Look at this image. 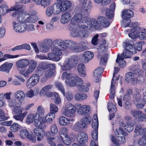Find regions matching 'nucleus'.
<instances>
[{"label": "nucleus", "mask_w": 146, "mask_h": 146, "mask_svg": "<svg viewBox=\"0 0 146 146\" xmlns=\"http://www.w3.org/2000/svg\"><path fill=\"white\" fill-rule=\"evenodd\" d=\"M134 43L131 40H127L126 42H123V46L125 50L120 57L122 58H130L131 57L132 54L136 53V48L133 46Z\"/></svg>", "instance_id": "nucleus-1"}, {"label": "nucleus", "mask_w": 146, "mask_h": 146, "mask_svg": "<svg viewBox=\"0 0 146 146\" xmlns=\"http://www.w3.org/2000/svg\"><path fill=\"white\" fill-rule=\"evenodd\" d=\"M78 62L77 56H73L67 59L64 62L62 65L61 63L59 64L60 65L62 70H69L72 68L76 67Z\"/></svg>", "instance_id": "nucleus-2"}, {"label": "nucleus", "mask_w": 146, "mask_h": 146, "mask_svg": "<svg viewBox=\"0 0 146 146\" xmlns=\"http://www.w3.org/2000/svg\"><path fill=\"white\" fill-rule=\"evenodd\" d=\"M85 15H86L85 14ZM87 15L82 16L80 13L75 15L71 19L70 22L72 25H76L78 23V26L80 28L84 29L86 27V25L85 24L86 19Z\"/></svg>", "instance_id": "nucleus-3"}, {"label": "nucleus", "mask_w": 146, "mask_h": 146, "mask_svg": "<svg viewBox=\"0 0 146 146\" xmlns=\"http://www.w3.org/2000/svg\"><path fill=\"white\" fill-rule=\"evenodd\" d=\"M63 42V40L59 39L56 40L53 42V45L54 46L51 48V51L56 55L60 56L62 54L61 51L65 50V49H62L64 44H62L63 42Z\"/></svg>", "instance_id": "nucleus-4"}, {"label": "nucleus", "mask_w": 146, "mask_h": 146, "mask_svg": "<svg viewBox=\"0 0 146 146\" xmlns=\"http://www.w3.org/2000/svg\"><path fill=\"white\" fill-rule=\"evenodd\" d=\"M62 44H64V46L62 49L66 50L68 48L69 50L74 51H78L80 46L79 44L76 42L71 40H66L63 41Z\"/></svg>", "instance_id": "nucleus-5"}, {"label": "nucleus", "mask_w": 146, "mask_h": 146, "mask_svg": "<svg viewBox=\"0 0 146 146\" xmlns=\"http://www.w3.org/2000/svg\"><path fill=\"white\" fill-rule=\"evenodd\" d=\"M65 82L68 85L71 86H77L79 87L83 84L82 79L77 76L70 77L66 80Z\"/></svg>", "instance_id": "nucleus-6"}, {"label": "nucleus", "mask_w": 146, "mask_h": 146, "mask_svg": "<svg viewBox=\"0 0 146 146\" xmlns=\"http://www.w3.org/2000/svg\"><path fill=\"white\" fill-rule=\"evenodd\" d=\"M77 31V28H74L72 31L71 35L74 37H78L83 38L86 37L89 35V32L85 29H81Z\"/></svg>", "instance_id": "nucleus-7"}, {"label": "nucleus", "mask_w": 146, "mask_h": 146, "mask_svg": "<svg viewBox=\"0 0 146 146\" xmlns=\"http://www.w3.org/2000/svg\"><path fill=\"white\" fill-rule=\"evenodd\" d=\"M20 130L19 135L21 138L25 139L27 138L35 143L36 142V136L30 134L28 131L26 129L19 128Z\"/></svg>", "instance_id": "nucleus-8"}, {"label": "nucleus", "mask_w": 146, "mask_h": 146, "mask_svg": "<svg viewBox=\"0 0 146 146\" xmlns=\"http://www.w3.org/2000/svg\"><path fill=\"white\" fill-rule=\"evenodd\" d=\"M76 110L75 107L71 104L66 105L65 108L62 111V114L68 117H72L74 116V113Z\"/></svg>", "instance_id": "nucleus-9"}, {"label": "nucleus", "mask_w": 146, "mask_h": 146, "mask_svg": "<svg viewBox=\"0 0 146 146\" xmlns=\"http://www.w3.org/2000/svg\"><path fill=\"white\" fill-rule=\"evenodd\" d=\"M13 27L14 30L19 33L25 31L27 29V25L24 23H17L15 22H13Z\"/></svg>", "instance_id": "nucleus-10"}, {"label": "nucleus", "mask_w": 146, "mask_h": 146, "mask_svg": "<svg viewBox=\"0 0 146 146\" xmlns=\"http://www.w3.org/2000/svg\"><path fill=\"white\" fill-rule=\"evenodd\" d=\"M130 114L134 118L138 119V121H137V123L139 121H143V119H146V114L143 113L141 111L137 110H132L130 111Z\"/></svg>", "instance_id": "nucleus-11"}, {"label": "nucleus", "mask_w": 146, "mask_h": 146, "mask_svg": "<svg viewBox=\"0 0 146 146\" xmlns=\"http://www.w3.org/2000/svg\"><path fill=\"white\" fill-rule=\"evenodd\" d=\"M39 76L36 74H33L27 80L26 85L27 87L35 86L39 82Z\"/></svg>", "instance_id": "nucleus-12"}, {"label": "nucleus", "mask_w": 146, "mask_h": 146, "mask_svg": "<svg viewBox=\"0 0 146 146\" xmlns=\"http://www.w3.org/2000/svg\"><path fill=\"white\" fill-rule=\"evenodd\" d=\"M86 21L85 24L86 25V27L87 29H90L93 27L96 29H98L97 25L99 24H98V21L95 19H92L91 20L90 18L88 17V16L86 17Z\"/></svg>", "instance_id": "nucleus-13"}, {"label": "nucleus", "mask_w": 146, "mask_h": 146, "mask_svg": "<svg viewBox=\"0 0 146 146\" xmlns=\"http://www.w3.org/2000/svg\"><path fill=\"white\" fill-rule=\"evenodd\" d=\"M134 27L131 29V32L128 34L129 36L135 39L138 38L139 31H141L140 28L138 26L137 22L133 24Z\"/></svg>", "instance_id": "nucleus-14"}, {"label": "nucleus", "mask_w": 146, "mask_h": 146, "mask_svg": "<svg viewBox=\"0 0 146 146\" xmlns=\"http://www.w3.org/2000/svg\"><path fill=\"white\" fill-rule=\"evenodd\" d=\"M29 64V60L27 59H23L17 61L16 63V66L17 69L19 71L20 74V70H24L25 68Z\"/></svg>", "instance_id": "nucleus-15"}, {"label": "nucleus", "mask_w": 146, "mask_h": 146, "mask_svg": "<svg viewBox=\"0 0 146 146\" xmlns=\"http://www.w3.org/2000/svg\"><path fill=\"white\" fill-rule=\"evenodd\" d=\"M99 35H96L93 36L92 38L91 43L94 46H96L95 48L98 49L102 48L101 50L104 48V45L106 43V40H104L103 43L101 44L100 43H99L98 40V39Z\"/></svg>", "instance_id": "nucleus-16"}, {"label": "nucleus", "mask_w": 146, "mask_h": 146, "mask_svg": "<svg viewBox=\"0 0 146 146\" xmlns=\"http://www.w3.org/2000/svg\"><path fill=\"white\" fill-rule=\"evenodd\" d=\"M92 4L90 0H84L82 6L84 8V12L86 15L88 16L92 8Z\"/></svg>", "instance_id": "nucleus-17"}, {"label": "nucleus", "mask_w": 146, "mask_h": 146, "mask_svg": "<svg viewBox=\"0 0 146 146\" xmlns=\"http://www.w3.org/2000/svg\"><path fill=\"white\" fill-rule=\"evenodd\" d=\"M98 53L99 55L98 56V57L99 58L101 57L100 62V64L102 65H106L108 58V54H105L104 51H101L100 50L98 51Z\"/></svg>", "instance_id": "nucleus-18"}, {"label": "nucleus", "mask_w": 146, "mask_h": 146, "mask_svg": "<svg viewBox=\"0 0 146 146\" xmlns=\"http://www.w3.org/2000/svg\"><path fill=\"white\" fill-rule=\"evenodd\" d=\"M52 41L51 39L46 40L41 46L42 49L41 51L43 52L48 51L52 46Z\"/></svg>", "instance_id": "nucleus-19"}, {"label": "nucleus", "mask_w": 146, "mask_h": 146, "mask_svg": "<svg viewBox=\"0 0 146 146\" xmlns=\"http://www.w3.org/2000/svg\"><path fill=\"white\" fill-rule=\"evenodd\" d=\"M97 20L98 21V24L100 25V26H102L104 27H107L110 24V23L107 20V19L103 17L100 16L98 18Z\"/></svg>", "instance_id": "nucleus-20"}, {"label": "nucleus", "mask_w": 146, "mask_h": 146, "mask_svg": "<svg viewBox=\"0 0 146 146\" xmlns=\"http://www.w3.org/2000/svg\"><path fill=\"white\" fill-rule=\"evenodd\" d=\"M90 108L88 106L84 105L78 109L77 113L80 115H85L89 113Z\"/></svg>", "instance_id": "nucleus-21"}, {"label": "nucleus", "mask_w": 146, "mask_h": 146, "mask_svg": "<svg viewBox=\"0 0 146 146\" xmlns=\"http://www.w3.org/2000/svg\"><path fill=\"white\" fill-rule=\"evenodd\" d=\"M87 134L84 132H82L78 134L77 140L80 143H85L88 141Z\"/></svg>", "instance_id": "nucleus-22"}, {"label": "nucleus", "mask_w": 146, "mask_h": 146, "mask_svg": "<svg viewBox=\"0 0 146 146\" xmlns=\"http://www.w3.org/2000/svg\"><path fill=\"white\" fill-rule=\"evenodd\" d=\"M33 13L30 16L26 17L25 20V23H34L36 22L38 19V17L35 15L36 12L33 11Z\"/></svg>", "instance_id": "nucleus-23"}, {"label": "nucleus", "mask_w": 146, "mask_h": 146, "mask_svg": "<svg viewBox=\"0 0 146 146\" xmlns=\"http://www.w3.org/2000/svg\"><path fill=\"white\" fill-rule=\"evenodd\" d=\"M104 71L103 68L102 67L98 68L94 72V76L96 78V82L98 83L100 81V76L103 73Z\"/></svg>", "instance_id": "nucleus-24"}, {"label": "nucleus", "mask_w": 146, "mask_h": 146, "mask_svg": "<svg viewBox=\"0 0 146 146\" xmlns=\"http://www.w3.org/2000/svg\"><path fill=\"white\" fill-rule=\"evenodd\" d=\"M94 56V54L92 52L90 51L85 52L82 57L83 61L85 62H87L92 59Z\"/></svg>", "instance_id": "nucleus-25"}, {"label": "nucleus", "mask_w": 146, "mask_h": 146, "mask_svg": "<svg viewBox=\"0 0 146 146\" xmlns=\"http://www.w3.org/2000/svg\"><path fill=\"white\" fill-rule=\"evenodd\" d=\"M77 69L80 76L82 77H85L86 75L85 66L82 63L79 64L78 66Z\"/></svg>", "instance_id": "nucleus-26"}, {"label": "nucleus", "mask_w": 146, "mask_h": 146, "mask_svg": "<svg viewBox=\"0 0 146 146\" xmlns=\"http://www.w3.org/2000/svg\"><path fill=\"white\" fill-rule=\"evenodd\" d=\"M35 69L34 68L29 66L27 69L26 70L25 69L24 70H20V74L23 75L26 77H29V75L31 74Z\"/></svg>", "instance_id": "nucleus-27"}, {"label": "nucleus", "mask_w": 146, "mask_h": 146, "mask_svg": "<svg viewBox=\"0 0 146 146\" xmlns=\"http://www.w3.org/2000/svg\"><path fill=\"white\" fill-rule=\"evenodd\" d=\"M25 96L24 92L21 90L17 91L15 94L16 98L20 102L24 100Z\"/></svg>", "instance_id": "nucleus-28"}, {"label": "nucleus", "mask_w": 146, "mask_h": 146, "mask_svg": "<svg viewBox=\"0 0 146 146\" xmlns=\"http://www.w3.org/2000/svg\"><path fill=\"white\" fill-rule=\"evenodd\" d=\"M133 73L137 75H140L138 78V80L140 81L139 82H142L143 81L144 77L142 76L144 74V71L141 69L139 68H136L133 71Z\"/></svg>", "instance_id": "nucleus-29"}, {"label": "nucleus", "mask_w": 146, "mask_h": 146, "mask_svg": "<svg viewBox=\"0 0 146 146\" xmlns=\"http://www.w3.org/2000/svg\"><path fill=\"white\" fill-rule=\"evenodd\" d=\"M71 15L69 13L65 12L61 16V21L62 24L67 23L70 19Z\"/></svg>", "instance_id": "nucleus-30"}, {"label": "nucleus", "mask_w": 146, "mask_h": 146, "mask_svg": "<svg viewBox=\"0 0 146 146\" xmlns=\"http://www.w3.org/2000/svg\"><path fill=\"white\" fill-rule=\"evenodd\" d=\"M133 15V12L131 10H126L123 12L122 17L123 19H130Z\"/></svg>", "instance_id": "nucleus-31"}, {"label": "nucleus", "mask_w": 146, "mask_h": 146, "mask_svg": "<svg viewBox=\"0 0 146 146\" xmlns=\"http://www.w3.org/2000/svg\"><path fill=\"white\" fill-rule=\"evenodd\" d=\"M33 1L37 5H40L44 8L48 5L50 3V0H33Z\"/></svg>", "instance_id": "nucleus-32"}, {"label": "nucleus", "mask_w": 146, "mask_h": 146, "mask_svg": "<svg viewBox=\"0 0 146 146\" xmlns=\"http://www.w3.org/2000/svg\"><path fill=\"white\" fill-rule=\"evenodd\" d=\"M75 99L78 101H81L86 99L87 96L86 94L82 93H76L74 95Z\"/></svg>", "instance_id": "nucleus-33"}, {"label": "nucleus", "mask_w": 146, "mask_h": 146, "mask_svg": "<svg viewBox=\"0 0 146 146\" xmlns=\"http://www.w3.org/2000/svg\"><path fill=\"white\" fill-rule=\"evenodd\" d=\"M50 132L46 133V136L49 144L51 146H56L54 141H55V137L50 134Z\"/></svg>", "instance_id": "nucleus-34"}, {"label": "nucleus", "mask_w": 146, "mask_h": 146, "mask_svg": "<svg viewBox=\"0 0 146 146\" xmlns=\"http://www.w3.org/2000/svg\"><path fill=\"white\" fill-rule=\"evenodd\" d=\"M84 125L82 124L81 122H78L75 124L73 127V129L76 131L80 132L83 130V129L85 127Z\"/></svg>", "instance_id": "nucleus-35"}, {"label": "nucleus", "mask_w": 146, "mask_h": 146, "mask_svg": "<svg viewBox=\"0 0 146 146\" xmlns=\"http://www.w3.org/2000/svg\"><path fill=\"white\" fill-rule=\"evenodd\" d=\"M46 59L54 61H58L60 59V56L56 55L53 53H49L48 54V58Z\"/></svg>", "instance_id": "nucleus-36"}, {"label": "nucleus", "mask_w": 146, "mask_h": 146, "mask_svg": "<svg viewBox=\"0 0 146 146\" xmlns=\"http://www.w3.org/2000/svg\"><path fill=\"white\" fill-rule=\"evenodd\" d=\"M52 6V8H53L54 14H58L61 12L64 11L60 4H54Z\"/></svg>", "instance_id": "nucleus-37"}, {"label": "nucleus", "mask_w": 146, "mask_h": 146, "mask_svg": "<svg viewBox=\"0 0 146 146\" xmlns=\"http://www.w3.org/2000/svg\"><path fill=\"white\" fill-rule=\"evenodd\" d=\"M25 13H24V11L21 10H19L18 12V15L17 16V21L20 23H25V18H26L24 16Z\"/></svg>", "instance_id": "nucleus-38"}, {"label": "nucleus", "mask_w": 146, "mask_h": 146, "mask_svg": "<svg viewBox=\"0 0 146 146\" xmlns=\"http://www.w3.org/2000/svg\"><path fill=\"white\" fill-rule=\"evenodd\" d=\"M34 121L36 126L41 129L45 127L44 123L41 119L38 117L37 119H35Z\"/></svg>", "instance_id": "nucleus-39"}, {"label": "nucleus", "mask_w": 146, "mask_h": 146, "mask_svg": "<svg viewBox=\"0 0 146 146\" xmlns=\"http://www.w3.org/2000/svg\"><path fill=\"white\" fill-rule=\"evenodd\" d=\"M70 121V119H67L63 116L60 117L59 118V123L60 125H66L68 124Z\"/></svg>", "instance_id": "nucleus-40"}, {"label": "nucleus", "mask_w": 146, "mask_h": 146, "mask_svg": "<svg viewBox=\"0 0 146 146\" xmlns=\"http://www.w3.org/2000/svg\"><path fill=\"white\" fill-rule=\"evenodd\" d=\"M124 59L120 57V54L118 55L116 62L119 64V66L121 68L124 67L126 65V62L123 60Z\"/></svg>", "instance_id": "nucleus-41"}, {"label": "nucleus", "mask_w": 146, "mask_h": 146, "mask_svg": "<svg viewBox=\"0 0 146 146\" xmlns=\"http://www.w3.org/2000/svg\"><path fill=\"white\" fill-rule=\"evenodd\" d=\"M53 86L52 85H48L43 87L41 90V91L44 92L48 96H51L52 94L51 92L49 93V90L52 88Z\"/></svg>", "instance_id": "nucleus-42"}, {"label": "nucleus", "mask_w": 146, "mask_h": 146, "mask_svg": "<svg viewBox=\"0 0 146 146\" xmlns=\"http://www.w3.org/2000/svg\"><path fill=\"white\" fill-rule=\"evenodd\" d=\"M63 11L69 9L71 5V3L68 1H65L60 5Z\"/></svg>", "instance_id": "nucleus-43"}, {"label": "nucleus", "mask_w": 146, "mask_h": 146, "mask_svg": "<svg viewBox=\"0 0 146 146\" xmlns=\"http://www.w3.org/2000/svg\"><path fill=\"white\" fill-rule=\"evenodd\" d=\"M50 113L52 115H55V113L58 111V108L56 105L53 104H51L50 105Z\"/></svg>", "instance_id": "nucleus-44"}, {"label": "nucleus", "mask_w": 146, "mask_h": 146, "mask_svg": "<svg viewBox=\"0 0 146 146\" xmlns=\"http://www.w3.org/2000/svg\"><path fill=\"white\" fill-rule=\"evenodd\" d=\"M8 7L6 5H3L0 6V15H3L6 14L8 11Z\"/></svg>", "instance_id": "nucleus-45"}, {"label": "nucleus", "mask_w": 146, "mask_h": 146, "mask_svg": "<svg viewBox=\"0 0 146 146\" xmlns=\"http://www.w3.org/2000/svg\"><path fill=\"white\" fill-rule=\"evenodd\" d=\"M9 67V63L6 62L2 65L0 67V71H5L7 73H8Z\"/></svg>", "instance_id": "nucleus-46"}, {"label": "nucleus", "mask_w": 146, "mask_h": 146, "mask_svg": "<svg viewBox=\"0 0 146 146\" xmlns=\"http://www.w3.org/2000/svg\"><path fill=\"white\" fill-rule=\"evenodd\" d=\"M131 23V20L130 19H123V24L125 27H133V24L134 23Z\"/></svg>", "instance_id": "nucleus-47"}, {"label": "nucleus", "mask_w": 146, "mask_h": 146, "mask_svg": "<svg viewBox=\"0 0 146 146\" xmlns=\"http://www.w3.org/2000/svg\"><path fill=\"white\" fill-rule=\"evenodd\" d=\"M134 78V74L132 72H129L126 73L125 77V80L128 82H130L131 80Z\"/></svg>", "instance_id": "nucleus-48"}, {"label": "nucleus", "mask_w": 146, "mask_h": 146, "mask_svg": "<svg viewBox=\"0 0 146 146\" xmlns=\"http://www.w3.org/2000/svg\"><path fill=\"white\" fill-rule=\"evenodd\" d=\"M54 74V71L50 70L47 69L45 70L44 76L47 78H50L53 77Z\"/></svg>", "instance_id": "nucleus-49"}, {"label": "nucleus", "mask_w": 146, "mask_h": 146, "mask_svg": "<svg viewBox=\"0 0 146 146\" xmlns=\"http://www.w3.org/2000/svg\"><path fill=\"white\" fill-rule=\"evenodd\" d=\"M92 120V118L90 117H86L82 119L81 122L82 124H84L85 127H86V125L89 124Z\"/></svg>", "instance_id": "nucleus-50"}, {"label": "nucleus", "mask_w": 146, "mask_h": 146, "mask_svg": "<svg viewBox=\"0 0 146 146\" xmlns=\"http://www.w3.org/2000/svg\"><path fill=\"white\" fill-rule=\"evenodd\" d=\"M23 109L20 106H16L13 109V112H14L15 114L19 115L21 114L23 112Z\"/></svg>", "instance_id": "nucleus-51"}, {"label": "nucleus", "mask_w": 146, "mask_h": 146, "mask_svg": "<svg viewBox=\"0 0 146 146\" xmlns=\"http://www.w3.org/2000/svg\"><path fill=\"white\" fill-rule=\"evenodd\" d=\"M133 99V101L137 102H141L142 100V97L139 92L134 95Z\"/></svg>", "instance_id": "nucleus-52"}, {"label": "nucleus", "mask_w": 146, "mask_h": 146, "mask_svg": "<svg viewBox=\"0 0 146 146\" xmlns=\"http://www.w3.org/2000/svg\"><path fill=\"white\" fill-rule=\"evenodd\" d=\"M55 115H52L48 113L45 117L46 122L48 123H51L52 122V121L54 118Z\"/></svg>", "instance_id": "nucleus-53"}, {"label": "nucleus", "mask_w": 146, "mask_h": 146, "mask_svg": "<svg viewBox=\"0 0 146 146\" xmlns=\"http://www.w3.org/2000/svg\"><path fill=\"white\" fill-rule=\"evenodd\" d=\"M50 130L51 132H50V134L52 136H54L58 132L57 127L56 126L55 124H52L51 126Z\"/></svg>", "instance_id": "nucleus-54"}, {"label": "nucleus", "mask_w": 146, "mask_h": 146, "mask_svg": "<svg viewBox=\"0 0 146 146\" xmlns=\"http://www.w3.org/2000/svg\"><path fill=\"white\" fill-rule=\"evenodd\" d=\"M60 137L64 144L68 145H70L71 144L72 141L70 139L68 136L64 137V138L61 135H60Z\"/></svg>", "instance_id": "nucleus-55"}, {"label": "nucleus", "mask_w": 146, "mask_h": 146, "mask_svg": "<svg viewBox=\"0 0 146 146\" xmlns=\"http://www.w3.org/2000/svg\"><path fill=\"white\" fill-rule=\"evenodd\" d=\"M108 108L110 112H113L114 113L117 111V108L115 106L111 103L108 104Z\"/></svg>", "instance_id": "nucleus-56"}, {"label": "nucleus", "mask_w": 146, "mask_h": 146, "mask_svg": "<svg viewBox=\"0 0 146 146\" xmlns=\"http://www.w3.org/2000/svg\"><path fill=\"white\" fill-rule=\"evenodd\" d=\"M114 12L110 10L107 9L106 12V16L110 20L112 19L114 17Z\"/></svg>", "instance_id": "nucleus-57"}, {"label": "nucleus", "mask_w": 146, "mask_h": 146, "mask_svg": "<svg viewBox=\"0 0 146 146\" xmlns=\"http://www.w3.org/2000/svg\"><path fill=\"white\" fill-rule=\"evenodd\" d=\"M63 94L66 99L68 101L71 100L73 98V95L70 92H67L65 94L64 92V93H63Z\"/></svg>", "instance_id": "nucleus-58"}, {"label": "nucleus", "mask_w": 146, "mask_h": 146, "mask_svg": "<svg viewBox=\"0 0 146 146\" xmlns=\"http://www.w3.org/2000/svg\"><path fill=\"white\" fill-rule=\"evenodd\" d=\"M55 85L56 87L60 90L62 93H64V88L61 83L59 82H56Z\"/></svg>", "instance_id": "nucleus-59"}, {"label": "nucleus", "mask_w": 146, "mask_h": 146, "mask_svg": "<svg viewBox=\"0 0 146 146\" xmlns=\"http://www.w3.org/2000/svg\"><path fill=\"white\" fill-rule=\"evenodd\" d=\"M21 3V2L16 3L15 7H11V9H10V12L13 11H16L21 8L22 7V5Z\"/></svg>", "instance_id": "nucleus-60"}, {"label": "nucleus", "mask_w": 146, "mask_h": 146, "mask_svg": "<svg viewBox=\"0 0 146 146\" xmlns=\"http://www.w3.org/2000/svg\"><path fill=\"white\" fill-rule=\"evenodd\" d=\"M34 115L33 114L28 115L27 116L26 122L29 124L33 123L34 120Z\"/></svg>", "instance_id": "nucleus-61"}, {"label": "nucleus", "mask_w": 146, "mask_h": 146, "mask_svg": "<svg viewBox=\"0 0 146 146\" xmlns=\"http://www.w3.org/2000/svg\"><path fill=\"white\" fill-rule=\"evenodd\" d=\"M37 112L38 115L40 118L43 116L44 113L45 111L43 108L41 106H39L37 108Z\"/></svg>", "instance_id": "nucleus-62"}, {"label": "nucleus", "mask_w": 146, "mask_h": 146, "mask_svg": "<svg viewBox=\"0 0 146 146\" xmlns=\"http://www.w3.org/2000/svg\"><path fill=\"white\" fill-rule=\"evenodd\" d=\"M52 96L54 97V102L56 104H59L61 102V100L59 97L58 94L56 92H54L52 95Z\"/></svg>", "instance_id": "nucleus-63"}, {"label": "nucleus", "mask_w": 146, "mask_h": 146, "mask_svg": "<svg viewBox=\"0 0 146 146\" xmlns=\"http://www.w3.org/2000/svg\"><path fill=\"white\" fill-rule=\"evenodd\" d=\"M123 106H124V108L125 109L127 110L130 108L131 104L130 100L123 101Z\"/></svg>", "instance_id": "nucleus-64"}]
</instances>
